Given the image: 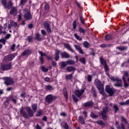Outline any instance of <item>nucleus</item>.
Here are the masks:
<instances>
[{"instance_id": "f257e3e1", "label": "nucleus", "mask_w": 129, "mask_h": 129, "mask_svg": "<svg viewBox=\"0 0 129 129\" xmlns=\"http://www.w3.org/2000/svg\"><path fill=\"white\" fill-rule=\"evenodd\" d=\"M19 112L24 118H28L29 116H30V117H33L34 116V112H33L32 110L28 111V112H27L28 113H27V112L25 111V108L24 107H21L20 108Z\"/></svg>"}, {"instance_id": "f03ea898", "label": "nucleus", "mask_w": 129, "mask_h": 129, "mask_svg": "<svg viewBox=\"0 0 129 129\" xmlns=\"http://www.w3.org/2000/svg\"><path fill=\"white\" fill-rule=\"evenodd\" d=\"M85 91V90H84V89H81L80 90H77L75 91V95H73L72 97L75 102H77L78 100H79L78 98H80V97L82 96V94L84 93Z\"/></svg>"}, {"instance_id": "7ed1b4c3", "label": "nucleus", "mask_w": 129, "mask_h": 129, "mask_svg": "<svg viewBox=\"0 0 129 129\" xmlns=\"http://www.w3.org/2000/svg\"><path fill=\"white\" fill-rule=\"evenodd\" d=\"M95 85H96L97 88H98L100 93L103 94L104 93V88H103V85L101 84V82L99 80L96 79L95 80Z\"/></svg>"}, {"instance_id": "20e7f679", "label": "nucleus", "mask_w": 129, "mask_h": 129, "mask_svg": "<svg viewBox=\"0 0 129 129\" xmlns=\"http://www.w3.org/2000/svg\"><path fill=\"white\" fill-rule=\"evenodd\" d=\"M23 13L24 14V17L26 21H31L33 19V15L31 14V11L28 9L25 8L23 10Z\"/></svg>"}, {"instance_id": "39448f33", "label": "nucleus", "mask_w": 129, "mask_h": 129, "mask_svg": "<svg viewBox=\"0 0 129 129\" xmlns=\"http://www.w3.org/2000/svg\"><path fill=\"white\" fill-rule=\"evenodd\" d=\"M3 80H4V84L7 86L15 84V81L13 78L11 77H4L3 78Z\"/></svg>"}, {"instance_id": "423d86ee", "label": "nucleus", "mask_w": 129, "mask_h": 129, "mask_svg": "<svg viewBox=\"0 0 129 129\" xmlns=\"http://www.w3.org/2000/svg\"><path fill=\"white\" fill-rule=\"evenodd\" d=\"M107 111H108V107L106 106L103 109V111H101L99 113L100 115H101L102 118L104 120H106L107 119V115H106V113H107Z\"/></svg>"}, {"instance_id": "0eeeda50", "label": "nucleus", "mask_w": 129, "mask_h": 129, "mask_svg": "<svg viewBox=\"0 0 129 129\" xmlns=\"http://www.w3.org/2000/svg\"><path fill=\"white\" fill-rule=\"evenodd\" d=\"M57 99L56 96H54L52 94L48 95L45 98V100L47 103H52V101H54L55 99Z\"/></svg>"}, {"instance_id": "6e6552de", "label": "nucleus", "mask_w": 129, "mask_h": 129, "mask_svg": "<svg viewBox=\"0 0 129 129\" xmlns=\"http://www.w3.org/2000/svg\"><path fill=\"white\" fill-rule=\"evenodd\" d=\"M105 90L109 94V96H112L114 94V92H115V91L108 85L106 86Z\"/></svg>"}, {"instance_id": "1a4fd4ad", "label": "nucleus", "mask_w": 129, "mask_h": 129, "mask_svg": "<svg viewBox=\"0 0 129 129\" xmlns=\"http://www.w3.org/2000/svg\"><path fill=\"white\" fill-rule=\"evenodd\" d=\"M1 69L3 70V71H5L6 70H11V69H12V63L2 64Z\"/></svg>"}, {"instance_id": "9d476101", "label": "nucleus", "mask_w": 129, "mask_h": 129, "mask_svg": "<svg viewBox=\"0 0 129 129\" xmlns=\"http://www.w3.org/2000/svg\"><path fill=\"white\" fill-rule=\"evenodd\" d=\"M14 58L15 55L13 54H9L4 57L3 61V62H9V61H12Z\"/></svg>"}, {"instance_id": "9b49d317", "label": "nucleus", "mask_w": 129, "mask_h": 129, "mask_svg": "<svg viewBox=\"0 0 129 129\" xmlns=\"http://www.w3.org/2000/svg\"><path fill=\"white\" fill-rule=\"evenodd\" d=\"M43 26H44V29L46 30L48 34H51L52 30L50 28V24H49V22L47 21L44 22Z\"/></svg>"}, {"instance_id": "f8f14e48", "label": "nucleus", "mask_w": 129, "mask_h": 129, "mask_svg": "<svg viewBox=\"0 0 129 129\" xmlns=\"http://www.w3.org/2000/svg\"><path fill=\"white\" fill-rule=\"evenodd\" d=\"M38 53L40 54V56L39 57V61L41 64H44V58H43V56H45V57H46L47 56V54L46 52H43L41 51H39Z\"/></svg>"}, {"instance_id": "ddd939ff", "label": "nucleus", "mask_w": 129, "mask_h": 129, "mask_svg": "<svg viewBox=\"0 0 129 129\" xmlns=\"http://www.w3.org/2000/svg\"><path fill=\"white\" fill-rule=\"evenodd\" d=\"M9 14L10 15H13L14 17H16L18 14V9L16 7L11 8Z\"/></svg>"}, {"instance_id": "4468645a", "label": "nucleus", "mask_w": 129, "mask_h": 129, "mask_svg": "<svg viewBox=\"0 0 129 129\" xmlns=\"http://www.w3.org/2000/svg\"><path fill=\"white\" fill-rule=\"evenodd\" d=\"M74 47H75L76 50L79 52L80 54H84V52H83V50L81 48V47L78 44H74Z\"/></svg>"}, {"instance_id": "2eb2a0df", "label": "nucleus", "mask_w": 129, "mask_h": 129, "mask_svg": "<svg viewBox=\"0 0 129 129\" xmlns=\"http://www.w3.org/2000/svg\"><path fill=\"white\" fill-rule=\"evenodd\" d=\"M8 99H9L10 101L12 100L14 103H17V99H18V98L17 97V96H15V97L13 95H10L8 97Z\"/></svg>"}, {"instance_id": "dca6fc26", "label": "nucleus", "mask_w": 129, "mask_h": 129, "mask_svg": "<svg viewBox=\"0 0 129 129\" xmlns=\"http://www.w3.org/2000/svg\"><path fill=\"white\" fill-rule=\"evenodd\" d=\"M121 82L122 81L121 79H119V78L117 79L116 83L114 84V86H116V87H121V86H122Z\"/></svg>"}, {"instance_id": "f3484780", "label": "nucleus", "mask_w": 129, "mask_h": 129, "mask_svg": "<svg viewBox=\"0 0 129 129\" xmlns=\"http://www.w3.org/2000/svg\"><path fill=\"white\" fill-rule=\"evenodd\" d=\"M31 54H32V51H31V50L27 49L26 50L24 51L21 55L22 56H25L26 57H28L29 56V55H31Z\"/></svg>"}, {"instance_id": "a211bd4d", "label": "nucleus", "mask_w": 129, "mask_h": 129, "mask_svg": "<svg viewBox=\"0 0 129 129\" xmlns=\"http://www.w3.org/2000/svg\"><path fill=\"white\" fill-rule=\"evenodd\" d=\"M61 58H66V59L70 58V55L66 51L60 53Z\"/></svg>"}, {"instance_id": "6ab92c4d", "label": "nucleus", "mask_w": 129, "mask_h": 129, "mask_svg": "<svg viewBox=\"0 0 129 129\" xmlns=\"http://www.w3.org/2000/svg\"><path fill=\"white\" fill-rule=\"evenodd\" d=\"M66 68V70L68 72H74L75 70H76L75 67L72 66L67 67Z\"/></svg>"}, {"instance_id": "aec40b11", "label": "nucleus", "mask_w": 129, "mask_h": 129, "mask_svg": "<svg viewBox=\"0 0 129 129\" xmlns=\"http://www.w3.org/2000/svg\"><path fill=\"white\" fill-rule=\"evenodd\" d=\"M127 77H129V72L124 71L122 79V80H126V78H127Z\"/></svg>"}, {"instance_id": "412c9836", "label": "nucleus", "mask_w": 129, "mask_h": 129, "mask_svg": "<svg viewBox=\"0 0 129 129\" xmlns=\"http://www.w3.org/2000/svg\"><path fill=\"white\" fill-rule=\"evenodd\" d=\"M35 40H37V41H38L39 42H40V41H42V40H43L42 37H41V35L40 34H39V33H36L35 34Z\"/></svg>"}, {"instance_id": "4be33fe9", "label": "nucleus", "mask_w": 129, "mask_h": 129, "mask_svg": "<svg viewBox=\"0 0 129 129\" xmlns=\"http://www.w3.org/2000/svg\"><path fill=\"white\" fill-rule=\"evenodd\" d=\"M93 105V102L90 101H88L84 104V107H90V106H92Z\"/></svg>"}, {"instance_id": "5701e85b", "label": "nucleus", "mask_w": 129, "mask_h": 129, "mask_svg": "<svg viewBox=\"0 0 129 129\" xmlns=\"http://www.w3.org/2000/svg\"><path fill=\"white\" fill-rule=\"evenodd\" d=\"M64 47L69 50V51H70V52H72V53H74V50H73V48L71 47V45H69V44H64Z\"/></svg>"}, {"instance_id": "b1692460", "label": "nucleus", "mask_w": 129, "mask_h": 129, "mask_svg": "<svg viewBox=\"0 0 129 129\" xmlns=\"http://www.w3.org/2000/svg\"><path fill=\"white\" fill-rule=\"evenodd\" d=\"M116 125L118 129H124V125L122 123H120L121 127L119 126V123L117 122V121H116Z\"/></svg>"}, {"instance_id": "393cba45", "label": "nucleus", "mask_w": 129, "mask_h": 129, "mask_svg": "<svg viewBox=\"0 0 129 129\" xmlns=\"http://www.w3.org/2000/svg\"><path fill=\"white\" fill-rule=\"evenodd\" d=\"M116 49L119 50V51H125L126 49H127V46H120V47H116Z\"/></svg>"}, {"instance_id": "a878e982", "label": "nucleus", "mask_w": 129, "mask_h": 129, "mask_svg": "<svg viewBox=\"0 0 129 129\" xmlns=\"http://www.w3.org/2000/svg\"><path fill=\"white\" fill-rule=\"evenodd\" d=\"M13 7V3H12L11 1H9L8 5L7 4V8H5V9H8V10H10L12 9V7Z\"/></svg>"}, {"instance_id": "bb28decb", "label": "nucleus", "mask_w": 129, "mask_h": 129, "mask_svg": "<svg viewBox=\"0 0 129 129\" xmlns=\"http://www.w3.org/2000/svg\"><path fill=\"white\" fill-rule=\"evenodd\" d=\"M31 107L34 111V112H36L37 111V108L38 107V105L36 103H34L32 104Z\"/></svg>"}, {"instance_id": "cd10ccee", "label": "nucleus", "mask_w": 129, "mask_h": 129, "mask_svg": "<svg viewBox=\"0 0 129 129\" xmlns=\"http://www.w3.org/2000/svg\"><path fill=\"white\" fill-rule=\"evenodd\" d=\"M45 89L47 91H51V90H54V88H53V86L51 85H46Z\"/></svg>"}, {"instance_id": "c85d7f7f", "label": "nucleus", "mask_w": 129, "mask_h": 129, "mask_svg": "<svg viewBox=\"0 0 129 129\" xmlns=\"http://www.w3.org/2000/svg\"><path fill=\"white\" fill-rule=\"evenodd\" d=\"M10 25L14 28H17V27H18V23L15 22V21L13 20L10 21Z\"/></svg>"}, {"instance_id": "c756f323", "label": "nucleus", "mask_w": 129, "mask_h": 129, "mask_svg": "<svg viewBox=\"0 0 129 129\" xmlns=\"http://www.w3.org/2000/svg\"><path fill=\"white\" fill-rule=\"evenodd\" d=\"M59 66L61 68H65L67 66V63H66V61H61L59 62Z\"/></svg>"}, {"instance_id": "7c9ffc66", "label": "nucleus", "mask_w": 129, "mask_h": 129, "mask_svg": "<svg viewBox=\"0 0 129 129\" xmlns=\"http://www.w3.org/2000/svg\"><path fill=\"white\" fill-rule=\"evenodd\" d=\"M99 59H100L101 64H102L103 66L107 64L106 61H105V60H104V59H103L102 56L100 57L99 58Z\"/></svg>"}, {"instance_id": "2f4dec72", "label": "nucleus", "mask_w": 129, "mask_h": 129, "mask_svg": "<svg viewBox=\"0 0 129 129\" xmlns=\"http://www.w3.org/2000/svg\"><path fill=\"white\" fill-rule=\"evenodd\" d=\"M100 47H101V48H108L109 47H112V44H102L100 45Z\"/></svg>"}, {"instance_id": "473e14b6", "label": "nucleus", "mask_w": 129, "mask_h": 129, "mask_svg": "<svg viewBox=\"0 0 129 129\" xmlns=\"http://www.w3.org/2000/svg\"><path fill=\"white\" fill-rule=\"evenodd\" d=\"M79 121H80V123H81V124H84V123H85V121H84V119L82 116H80L79 117Z\"/></svg>"}, {"instance_id": "72a5a7b5", "label": "nucleus", "mask_w": 129, "mask_h": 129, "mask_svg": "<svg viewBox=\"0 0 129 129\" xmlns=\"http://www.w3.org/2000/svg\"><path fill=\"white\" fill-rule=\"evenodd\" d=\"M79 32L83 35H85V32H86V30L82 28V27H79Z\"/></svg>"}, {"instance_id": "f704fd0d", "label": "nucleus", "mask_w": 129, "mask_h": 129, "mask_svg": "<svg viewBox=\"0 0 129 129\" xmlns=\"http://www.w3.org/2000/svg\"><path fill=\"white\" fill-rule=\"evenodd\" d=\"M91 92L93 94V97H96V96H97L96 93L95 92V88L92 87L91 89Z\"/></svg>"}, {"instance_id": "c9c22d12", "label": "nucleus", "mask_w": 129, "mask_h": 129, "mask_svg": "<svg viewBox=\"0 0 129 129\" xmlns=\"http://www.w3.org/2000/svg\"><path fill=\"white\" fill-rule=\"evenodd\" d=\"M66 63L67 65H74L75 63V61L73 60H68L66 61Z\"/></svg>"}, {"instance_id": "e433bc0d", "label": "nucleus", "mask_w": 129, "mask_h": 129, "mask_svg": "<svg viewBox=\"0 0 129 129\" xmlns=\"http://www.w3.org/2000/svg\"><path fill=\"white\" fill-rule=\"evenodd\" d=\"M74 36L75 38H76V39H77V40H79V41H82V37H80L79 36V35L77 34V33H75L74 34Z\"/></svg>"}, {"instance_id": "4c0bfd02", "label": "nucleus", "mask_w": 129, "mask_h": 129, "mask_svg": "<svg viewBox=\"0 0 129 129\" xmlns=\"http://www.w3.org/2000/svg\"><path fill=\"white\" fill-rule=\"evenodd\" d=\"M1 5L3 6L4 9H5V8H7V0H1Z\"/></svg>"}, {"instance_id": "58836bf2", "label": "nucleus", "mask_w": 129, "mask_h": 129, "mask_svg": "<svg viewBox=\"0 0 129 129\" xmlns=\"http://www.w3.org/2000/svg\"><path fill=\"white\" fill-rule=\"evenodd\" d=\"M60 53V51L57 50L55 52V61H58L59 60V53Z\"/></svg>"}, {"instance_id": "ea45409f", "label": "nucleus", "mask_w": 129, "mask_h": 129, "mask_svg": "<svg viewBox=\"0 0 129 129\" xmlns=\"http://www.w3.org/2000/svg\"><path fill=\"white\" fill-rule=\"evenodd\" d=\"M27 3H28V0H20V5L25 6Z\"/></svg>"}, {"instance_id": "a19ab883", "label": "nucleus", "mask_w": 129, "mask_h": 129, "mask_svg": "<svg viewBox=\"0 0 129 129\" xmlns=\"http://www.w3.org/2000/svg\"><path fill=\"white\" fill-rule=\"evenodd\" d=\"M63 94L66 97V99H68V93H67V91L66 89H63Z\"/></svg>"}, {"instance_id": "79ce46f5", "label": "nucleus", "mask_w": 129, "mask_h": 129, "mask_svg": "<svg viewBox=\"0 0 129 129\" xmlns=\"http://www.w3.org/2000/svg\"><path fill=\"white\" fill-rule=\"evenodd\" d=\"M72 74L67 75L66 76V79L67 80H71V79H72Z\"/></svg>"}, {"instance_id": "37998d69", "label": "nucleus", "mask_w": 129, "mask_h": 129, "mask_svg": "<svg viewBox=\"0 0 129 129\" xmlns=\"http://www.w3.org/2000/svg\"><path fill=\"white\" fill-rule=\"evenodd\" d=\"M113 108L115 109L114 110V112L115 113H116L118 110H119V109L118 108V107L116 105H114L113 106Z\"/></svg>"}, {"instance_id": "c03bdc74", "label": "nucleus", "mask_w": 129, "mask_h": 129, "mask_svg": "<svg viewBox=\"0 0 129 129\" xmlns=\"http://www.w3.org/2000/svg\"><path fill=\"white\" fill-rule=\"evenodd\" d=\"M79 61H80L81 63L84 64H85L86 63V61L85 60V58L84 57H81L79 59Z\"/></svg>"}, {"instance_id": "a18cd8bd", "label": "nucleus", "mask_w": 129, "mask_h": 129, "mask_svg": "<svg viewBox=\"0 0 129 129\" xmlns=\"http://www.w3.org/2000/svg\"><path fill=\"white\" fill-rule=\"evenodd\" d=\"M16 44H13L11 46L10 49L12 51V52H15L16 51Z\"/></svg>"}, {"instance_id": "49530a36", "label": "nucleus", "mask_w": 129, "mask_h": 129, "mask_svg": "<svg viewBox=\"0 0 129 129\" xmlns=\"http://www.w3.org/2000/svg\"><path fill=\"white\" fill-rule=\"evenodd\" d=\"M87 80L88 82H91L92 80V76L88 75L87 76Z\"/></svg>"}, {"instance_id": "de8ad7c7", "label": "nucleus", "mask_w": 129, "mask_h": 129, "mask_svg": "<svg viewBox=\"0 0 129 129\" xmlns=\"http://www.w3.org/2000/svg\"><path fill=\"white\" fill-rule=\"evenodd\" d=\"M44 10L45 11H49L50 10V6H49V4H46L44 6Z\"/></svg>"}, {"instance_id": "09e8293b", "label": "nucleus", "mask_w": 129, "mask_h": 129, "mask_svg": "<svg viewBox=\"0 0 129 129\" xmlns=\"http://www.w3.org/2000/svg\"><path fill=\"white\" fill-rule=\"evenodd\" d=\"M76 27H77L76 21H74L73 22V29L74 31L76 29Z\"/></svg>"}, {"instance_id": "8fccbe9b", "label": "nucleus", "mask_w": 129, "mask_h": 129, "mask_svg": "<svg viewBox=\"0 0 129 129\" xmlns=\"http://www.w3.org/2000/svg\"><path fill=\"white\" fill-rule=\"evenodd\" d=\"M83 45L84 47H85V48H88V47L89 46V43H88V42L87 41H84Z\"/></svg>"}, {"instance_id": "3c124183", "label": "nucleus", "mask_w": 129, "mask_h": 129, "mask_svg": "<svg viewBox=\"0 0 129 129\" xmlns=\"http://www.w3.org/2000/svg\"><path fill=\"white\" fill-rule=\"evenodd\" d=\"M9 102H10V99L9 98H8L7 100L4 102V105L5 106H8V105H9Z\"/></svg>"}, {"instance_id": "603ef678", "label": "nucleus", "mask_w": 129, "mask_h": 129, "mask_svg": "<svg viewBox=\"0 0 129 129\" xmlns=\"http://www.w3.org/2000/svg\"><path fill=\"white\" fill-rule=\"evenodd\" d=\"M41 70H42V71L43 72H48L49 70L48 69L45 68V67L42 66L41 67Z\"/></svg>"}, {"instance_id": "864d4df0", "label": "nucleus", "mask_w": 129, "mask_h": 129, "mask_svg": "<svg viewBox=\"0 0 129 129\" xmlns=\"http://www.w3.org/2000/svg\"><path fill=\"white\" fill-rule=\"evenodd\" d=\"M42 111L41 110L38 111L36 113V116L39 117L40 116V115H42Z\"/></svg>"}, {"instance_id": "5fc2aeb1", "label": "nucleus", "mask_w": 129, "mask_h": 129, "mask_svg": "<svg viewBox=\"0 0 129 129\" xmlns=\"http://www.w3.org/2000/svg\"><path fill=\"white\" fill-rule=\"evenodd\" d=\"M121 121H123V122H125L126 123V124H127V121H126V119H125L124 117L121 116Z\"/></svg>"}, {"instance_id": "6e6d98bb", "label": "nucleus", "mask_w": 129, "mask_h": 129, "mask_svg": "<svg viewBox=\"0 0 129 129\" xmlns=\"http://www.w3.org/2000/svg\"><path fill=\"white\" fill-rule=\"evenodd\" d=\"M11 34H7L6 36L5 37V40H8V39H10L11 38Z\"/></svg>"}, {"instance_id": "4d7b16f0", "label": "nucleus", "mask_w": 129, "mask_h": 129, "mask_svg": "<svg viewBox=\"0 0 129 129\" xmlns=\"http://www.w3.org/2000/svg\"><path fill=\"white\" fill-rule=\"evenodd\" d=\"M91 117H92L93 118H95L97 117V116L95 114H94V113L91 112Z\"/></svg>"}, {"instance_id": "13d9d810", "label": "nucleus", "mask_w": 129, "mask_h": 129, "mask_svg": "<svg viewBox=\"0 0 129 129\" xmlns=\"http://www.w3.org/2000/svg\"><path fill=\"white\" fill-rule=\"evenodd\" d=\"M47 60H52V59H53V56H50V55H46V56Z\"/></svg>"}, {"instance_id": "bf43d9fd", "label": "nucleus", "mask_w": 129, "mask_h": 129, "mask_svg": "<svg viewBox=\"0 0 129 129\" xmlns=\"http://www.w3.org/2000/svg\"><path fill=\"white\" fill-rule=\"evenodd\" d=\"M80 20H81V23H82L83 25H84L85 24V22L84 21V19H83L82 16L80 17Z\"/></svg>"}, {"instance_id": "052dcab7", "label": "nucleus", "mask_w": 129, "mask_h": 129, "mask_svg": "<svg viewBox=\"0 0 129 129\" xmlns=\"http://www.w3.org/2000/svg\"><path fill=\"white\" fill-rule=\"evenodd\" d=\"M105 39L107 40H111V36H110V35H107L105 37Z\"/></svg>"}, {"instance_id": "680f3d73", "label": "nucleus", "mask_w": 129, "mask_h": 129, "mask_svg": "<svg viewBox=\"0 0 129 129\" xmlns=\"http://www.w3.org/2000/svg\"><path fill=\"white\" fill-rule=\"evenodd\" d=\"M63 127L65 129H69V125H68V124H67V123L65 122L63 125Z\"/></svg>"}, {"instance_id": "e2e57ef3", "label": "nucleus", "mask_w": 129, "mask_h": 129, "mask_svg": "<svg viewBox=\"0 0 129 129\" xmlns=\"http://www.w3.org/2000/svg\"><path fill=\"white\" fill-rule=\"evenodd\" d=\"M0 43H2L4 45H5V44H6V39H0Z\"/></svg>"}, {"instance_id": "0e129e2a", "label": "nucleus", "mask_w": 129, "mask_h": 129, "mask_svg": "<svg viewBox=\"0 0 129 129\" xmlns=\"http://www.w3.org/2000/svg\"><path fill=\"white\" fill-rule=\"evenodd\" d=\"M104 66V68L105 69V72H107L108 71V67H107V64H105Z\"/></svg>"}, {"instance_id": "69168bd1", "label": "nucleus", "mask_w": 129, "mask_h": 129, "mask_svg": "<svg viewBox=\"0 0 129 129\" xmlns=\"http://www.w3.org/2000/svg\"><path fill=\"white\" fill-rule=\"evenodd\" d=\"M44 81L45 82H49L50 81V78L46 77L44 78Z\"/></svg>"}, {"instance_id": "338daca9", "label": "nucleus", "mask_w": 129, "mask_h": 129, "mask_svg": "<svg viewBox=\"0 0 129 129\" xmlns=\"http://www.w3.org/2000/svg\"><path fill=\"white\" fill-rule=\"evenodd\" d=\"M118 78H115L114 77H111L110 78V79L112 81H116L117 80Z\"/></svg>"}, {"instance_id": "774afa93", "label": "nucleus", "mask_w": 129, "mask_h": 129, "mask_svg": "<svg viewBox=\"0 0 129 129\" xmlns=\"http://www.w3.org/2000/svg\"><path fill=\"white\" fill-rule=\"evenodd\" d=\"M27 40L28 42H31L32 40H33V37H32V36H29L27 38Z\"/></svg>"}]
</instances>
